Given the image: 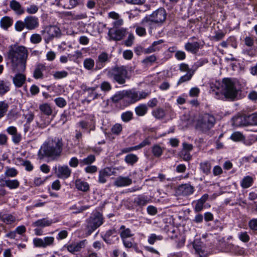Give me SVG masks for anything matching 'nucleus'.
I'll return each instance as SVG.
<instances>
[{
	"label": "nucleus",
	"instance_id": "obj_1",
	"mask_svg": "<svg viewBox=\"0 0 257 257\" xmlns=\"http://www.w3.org/2000/svg\"><path fill=\"white\" fill-rule=\"evenodd\" d=\"M210 89L218 99L234 100L238 94V89L234 81L225 78L221 82L215 81L210 84Z\"/></svg>",
	"mask_w": 257,
	"mask_h": 257
},
{
	"label": "nucleus",
	"instance_id": "obj_2",
	"mask_svg": "<svg viewBox=\"0 0 257 257\" xmlns=\"http://www.w3.org/2000/svg\"><path fill=\"white\" fill-rule=\"evenodd\" d=\"M28 56L26 47L17 44L10 46L8 51V58L11 64L13 72H23L25 69V63Z\"/></svg>",
	"mask_w": 257,
	"mask_h": 257
},
{
	"label": "nucleus",
	"instance_id": "obj_3",
	"mask_svg": "<svg viewBox=\"0 0 257 257\" xmlns=\"http://www.w3.org/2000/svg\"><path fill=\"white\" fill-rule=\"evenodd\" d=\"M62 147V142L59 138L49 140L41 147L38 153L39 158L42 159L44 157H47L54 160L61 155Z\"/></svg>",
	"mask_w": 257,
	"mask_h": 257
},
{
	"label": "nucleus",
	"instance_id": "obj_4",
	"mask_svg": "<svg viewBox=\"0 0 257 257\" xmlns=\"http://www.w3.org/2000/svg\"><path fill=\"white\" fill-rule=\"evenodd\" d=\"M104 72L106 73L108 78L120 85L124 84L126 80L129 79L127 70L123 66L105 69Z\"/></svg>",
	"mask_w": 257,
	"mask_h": 257
},
{
	"label": "nucleus",
	"instance_id": "obj_5",
	"mask_svg": "<svg viewBox=\"0 0 257 257\" xmlns=\"http://www.w3.org/2000/svg\"><path fill=\"white\" fill-rule=\"evenodd\" d=\"M215 121L213 115L205 113L200 115L197 119L196 127L200 131L206 132L213 127Z\"/></svg>",
	"mask_w": 257,
	"mask_h": 257
},
{
	"label": "nucleus",
	"instance_id": "obj_6",
	"mask_svg": "<svg viewBox=\"0 0 257 257\" xmlns=\"http://www.w3.org/2000/svg\"><path fill=\"white\" fill-rule=\"evenodd\" d=\"M86 222L85 233L88 236L103 224V218L101 213L96 212L92 214Z\"/></svg>",
	"mask_w": 257,
	"mask_h": 257
},
{
	"label": "nucleus",
	"instance_id": "obj_7",
	"mask_svg": "<svg viewBox=\"0 0 257 257\" xmlns=\"http://www.w3.org/2000/svg\"><path fill=\"white\" fill-rule=\"evenodd\" d=\"M125 99L129 104L135 103L149 95V93L137 91L135 89L125 90Z\"/></svg>",
	"mask_w": 257,
	"mask_h": 257
},
{
	"label": "nucleus",
	"instance_id": "obj_8",
	"mask_svg": "<svg viewBox=\"0 0 257 257\" xmlns=\"http://www.w3.org/2000/svg\"><path fill=\"white\" fill-rule=\"evenodd\" d=\"M54 240V237L53 236H46L43 238H35L33 239V243L36 247L46 248L48 246H53Z\"/></svg>",
	"mask_w": 257,
	"mask_h": 257
},
{
	"label": "nucleus",
	"instance_id": "obj_9",
	"mask_svg": "<svg viewBox=\"0 0 257 257\" xmlns=\"http://www.w3.org/2000/svg\"><path fill=\"white\" fill-rule=\"evenodd\" d=\"M126 31L127 29L124 28L110 29L108 33V35L110 40L120 41L125 36Z\"/></svg>",
	"mask_w": 257,
	"mask_h": 257
},
{
	"label": "nucleus",
	"instance_id": "obj_10",
	"mask_svg": "<svg viewBox=\"0 0 257 257\" xmlns=\"http://www.w3.org/2000/svg\"><path fill=\"white\" fill-rule=\"evenodd\" d=\"M42 35H44V38L47 43L55 37H58L60 33V29L56 26H49L41 31Z\"/></svg>",
	"mask_w": 257,
	"mask_h": 257
},
{
	"label": "nucleus",
	"instance_id": "obj_11",
	"mask_svg": "<svg viewBox=\"0 0 257 257\" xmlns=\"http://www.w3.org/2000/svg\"><path fill=\"white\" fill-rule=\"evenodd\" d=\"M146 18L152 20L156 23H159L162 24L166 19V13L164 9H159L154 12L151 15L147 16Z\"/></svg>",
	"mask_w": 257,
	"mask_h": 257
},
{
	"label": "nucleus",
	"instance_id": "obj_12",
	"mask_svg": "<svg viewBox=\"0 0 257 257\" xmlns=\"http://www.w3.org/2000/svg\"><path fill=\"white\" fill-rule=\"evenodd\" d=\"M7 132L12 136V141L15 145H19L22 140V134L18 132L16 127L14 126H9L7 130Z\"/></svg>",
	"mask_w": 257,
	"mask_h": 257
},
{
	"label": "nucleus",
	"instance_id": "obj_13",
	"mask_svg": "<svg viewBox=\"0 0 257 257\" xmlns=\"http://www.w3.org/2000/svg\"><path fill=\"white\" fill-rule=\"evenodd\" d=\"M140 25H142L144 27H148L149 28V34L150 35H152L154 30L160 26L162 24L159 23H156L152 20H150L146 17H145L141 22Z\"/></svg>",
	"mask_w": 257,
	"mask_h": 257
},
{
	"label": "nucleus",
	"instance_id": "obj_14",
	"mask_svg": "<svg viewBox=\"0 0 257 257\" xmlns=\"http://www.w3.org/2000/svg\"><path fill=\"white\" fill-rule=\"evenodd\" d=\"M193 247L195 250L196 253L198 254L200 257H204L206 255L205 247L201 239H195L193 242Z\"/></svg>",
	"mask_w": 257,
	"mask_h": 257
},
{
	"label": "nucleus",
	"instance_id": "obj_15",
	"mask_svg": "<svg viewBox=\"0 0 257 257\" xmlns=\"http://www.w3.org/2000/svg\"><path fill=\"white\" fill-rule=\"evenodd\" d=\"M86 241V240H83L77 242H74L69 245H65L64 247L67 248L69 252L72 253H74L76 252L80 251L82 248L85 247Z\"/></svg>",
	"mask_w": 257,
	"mask_h": 257
},
{
	"label": "nucleus",
	"instance_id": "obj_16",
	"mask_svg": "<svg viewBox=\"0 0 257 257\" xmlns=\"http://www.w3.org/2000/svg\"><path fill=\"white\" fill-rule=\"evenodd\" d=\"M80 0H56L57 5L64 9H70L77 6Z\"/></svg>",
	"mask_w": 257,
	"mask_h": 257
},
{
	"label": "nucleus",
	"instance_id": "obj_17",
	"mask_svg": "<svg viewBox=\"0 0 257 257\" xmlns=\"http://www.w3.org/2000/svg\"><path fill=\"white\" fill-rule=\"evenodd\" d=\"M108 17L114 20L112 23L113 28L112 29H118L123 24V20L121 19L118 14L115 12H111L108 13Z\"/></svg>",
	"mask_w": 257,
	"mask_h": 257
},
{
	"label": "nucleus",
	"instance_id": "obj_18",
	"mask_svg": "<svg viewBox=\"0 0 257 257\" xmlns=\"http://www.w3.org/2000/svg\"><path fill=\"white\" fill-rule=\"evenodd\" d=\"M233 124L236 126L250 125L248 115H241L235 117L233 119Z\"/></svg>",
	"mask_w": 257,
	"mask_h": 257
},
{
	"label": "nucleus",
	"instance_id": "obj_19",
	"mask_svg": "<svg viewBox=\"0 0 257 257\" xmlns=\"http://www.w3.org/2000/svg\"><path fill=\"white\" fill-rule=\"evenodd\" d=\"M194 191V187L190 184H185L179 186L178 192L183 196H189Z\"/></svg>",
	"mask_w": 257,
	"mask_h": 257
},
{
	"label": "nucleus",
	"instance_id": "obj_20",
	"mask_svg": "<svg viewBox=\"0 0 257 257\" xmlns=\"http://www.w3.org/2000/svg\"><path fill=\"white\" fill-rule=\"evenodd\" d=\"M108 60V55L105 52L101 53L98 56L96 61V69L99 70L102 68Z\"/></svg>",
	"mask_w": 257,
	"mask_h": 257
},
{
	"label": "nucleus",
	"instance_id": "obj_21",
	"mask_svg": "<svg viewBox=\"0 0 257 257\" xmlns=\"http://www.w3.org/2000/svg\"><path fill=\"white\" fill-rule=\"evenodd\" d=\"M163 42L164 41L163 40L154 42L151 46L145 49L144 52L146 54H149L160 50L162 48Z\"/></svg>",
	"mask_w": 257,
	"mask_h": 257
},
{
	"label": "nucleus",
	"instance_id": "obj_22",
	"mask_svg": "<svg viewBox=\"0 0 257 257\" xmlns=\"http://www.w3.org/2000/svg\"><path fill=\"white\" fill-rule=\"evenodd\" d=\"M201 44L198 42H188L185 45V49L193 54L196 53L200 48Z\"/></svg>",
	"mask_w": 257,
	"mask_h": 257
},
{
	"label": "nucleus",
	"instance_id": "obj_23",
	"mask_svg": "<svg viewBox=\"0 0 257 257\" xmlns=\"http://www.w3.org/2000/svg\"><path fill=\"white\" fill-rule=\"evenodd\" d=\"M119 233L121 239L131 237L134 235L131 229L126 227L125 226L123 225L120 226Z\"/></svg>",
	"mask_w": 257,
	"mask_h": 257
},
{
	"label": "nucleus",
	"instance_id": "obj_24",
	"mask_svg": "<svg viewBox=\"0 0 257 257\" xmlns=\"http://www.w3.org/2000/svg\"><path fill=\"white\" fill-rule=\"evenodd\" d=\"M20 72H17V74L13 78L14 85L17 87H21L26 81V76L20 73Z\"/></svg>",
	"mask_w": 257,
	"mask_h": 257
},
{
	"label": "nucleus",
	"instance_id": "obj_25",
	"mask_svg": "<svg viewBox=\"0 0 257 257\" xmlns=\"http://www.w3.org/2000/svg\"><path fill=\"white\" fill-rule=\"evenodd\" d=\"M10 7L18 15H20L24 13V10L21 4L16 0H12L10 2Z\"/></svg>",
	"mask_w": 257,
	"mask_h": 257
},
{
	"label": "nucleus",
	"instance_id": "obj_26",
	"mask_svg": "<svg viewBox=\"0 0 257 257\" xmlns=\"http://www.w3.org/2000/svg\"><path fill=\"white\" fill-rule=\"evenodd\" d=\"M5 180L3 178L0 179V182L3 181V185L7 186L10 189H14L17 188L19 185V182L17 180H10L6 179L7 178H4Z\"/></svg>",
	"mask_w": 257,
	"mask_h": 257
},
{
	"label": "nucleus",
	"instance_id": "obj_27",
	"mask_svg": "<svg viewBox=\"0 0 257 257\" xmlns=\"http://www.w3.org/2000/svg\"><path fill=\"white\" fill-rule=\"evenodd\" d=\"M45 70V67L42 64L38 65L35 70L33 76L36 79H42L43 77V72Z\"/></svg>",
	"mask_w": 257,
	"mask_h": 257
},
{
	"label": "nucleus",
	"instance_id": "obj_28",
	"mask_svg": "<svg viewBox=\"0 0 257 257\" xmlns=\"http://www.w3.org/2000/svg\"><path fill=\"white\" fill-rule=\"evenodd\" d=\"M53 221L52 220L44 218L35 221L33 225L35 226L45 227L51 225Z\"/></svg>",
	"mask_w": 257,
	"mask_h": 257
},
{
	"label": "nucleus",
	"instance_id": "obj_29",
	"mask_svg": "<svg viewBox=\"0 0 257 257\" xmlns=\"http://www.w3.org/2000/svg\"><path fill=\"white\" fill-rule=\"evenodd\" d=\"M148 197L144 195H139L134 199L135 203L140 206H143L146 205L148 203Z\"/></svg>",
	"mask_w": 257,
	"mask_h": 257
},
{
	"label": "nucleus",
	"instance_id": "obj_30",
	"mask_svg": "<svg viewBox=\"0 0 257 257\" xmlns=\"http://www.w3.org/2000/svg\"><path fill=\"white\" fill-rule=\"evenodd\" d=\"M13 23V19L8 16L2 18L0 21L1 27L5 30H7L10 27H11Z\"/></svg>",
	"mask_w": 257,
	"mask_h": 257
},
{
	"label": "nucleus",
	"instance_id": "obj_31",
	"mask_svg": "<svg viewBox=\"0 0 257 257\" xmlns=\"http://www.w3.org/2000/svg\"><path fill=\"white\" fill-rule=\"evenodd\" d=\"M132 182L129 178H117L114 184L117 187H123L130 185Z\"/></svg>",
	"mask_w": 257,
	"mask_h": 257
},
{
	"label": "nucleus",
	"instance_id": "obj_32",
	"mask_svg": "<svg viewBox=\"0 0 257 257\" xmlns=\"http://www.w3.org/2000/svg\"><path fill=\"white\" fill-rule=\"evenodd\" d=\"M76 188L80 191L86 192L89 189V184L85 182L78 179L75 182Z\"/></svg>",
	"mask_w": 257,
	"mask_h": 257
},
{
	"label": "nucleus",
	"instance_id": "obj_33",
	"mask_svg": "<svg viewBox=\"0 0 257 257\" xmlns=\"http://www.w3.org/2000/svg\"><path fill=\"white\" fill-rule=\"evenodd\" d=\"M139 160V158L136 155L134 154H129L124 158L125 162L129 165L133 166L136 164Z\"/></svg>",
	"mask_w": 257,
	"mask_h": 257
},
{
	"label": "nucleus",
	"instance_id": "obj_34",
	"mask_svg": "<svg viewBox=\"0 0 257 257\" xmlns=\"http://www.w3.org/2000/svg\"><path fill=\"white\" fill-rule=\"evenodd\" d=\"M148 110V106L146 104H141L137 106L135 109L136 114L140 116L145 115Z\"/></svg>",
	"mask_w": 257,
	"mask_h": 257
},
{
	"label": "nucleus",
	"instance_id": "obj_35",
	"mask_svg": "<svg viewBox=\"0 0 257 257\" xmlns=\"http://www.w3.org/2000/svg\"><path fill=\"white\" fill-rule=\"evenodd\" d=\"M57 172L59 176L69 177L71 174V170L67 166H58Z\"/></svg>",
	"mask_w": 257,
	"mask_h": 257
},
{
	"label": "nucleus",
	"instance_id": "obj_36",
	"mask_svg": "<svg viewBox=\"0 0 257 257\" xmlns=\"http://www.w3.org/2000/svg\"><path fill=\"white\" fill-rule=\"evenodd\" d=\"M95 160V157L94 155H90L86 158L79 160V164L81 166L90 165Z\"/></svg>",
	"mask_w": 257,
	"mask_h": 257
},
{
	"label": "nucleus",
	"instance_id": "obj_37",
	"mask_svg": "<svg viewBox=\"0 0 257 257\" xmlns=\"http://www.w3.org/2000/svg\"><path fill=\"white\" fill-rule=\"evenodd\" d=\"M10 84L9 82L0 80V95H4L10 89Z\"/></svg>",
	"mask_w": 257,
	"mask_h": 257
},
{
	"label": "nucleus",
	"instance_id": "obj_38",
	"mask_svg": "<svg viewBox=\"0 0 257 257\" xmlns=\"http://www.w3.org/2000/svg\"><path fill=\"white\" fill-rule=\"evenodd\" d=\"M116 233V230L115 229H109L107 230L103 236L104 241L108 244H112V242L110 237Z\"/></svg>",
	"mask_w": 257,
	"mask_h": 257
},
{
	"label": "nucleus",
	"instance_id": "obj_39",
	"mask_svg": "<svg viewBox=\"0 0 257 257\" xmlns=\"http://www.w3.org/2000/svg\"><path fill=\"white\" fill-rule=\"evenodd\" d=\"M9 107V105L6 101H0V119L6 115Z\"/></svg>",
	"mask_w": 257,
	"mask_h": 257
},
{
	"label": "nucleus",
	"instance_id": "obj_40",
	"mask_svg": "<svg viewBox=\"0 0 257 257\" xmlns=\"http://www.w3.org/2000/svg\"><path fill=\"white\" fill-rule=\"evenodd\" d=\"M200 167L201 171L207 175L210 172L211 166L209 162L206 161L200 163Z\"/></svg>",
	"mask_w": 257,
	"mask_h": 257
},
{
	"label": "nucleus",
	"instance_id": "obj_41",
	"mask_svg": "<svg viewBox=\"0 0 257 257\" xmlns=\"http://www.w3.org/2000/svg\"><path fill=\"white\" fill-rule=\"evenodd\" d=\"M39 108L41 112L47 115H51L53 112L51 107L48 103H44L40 105Z\"/></svg>",
	"mask_w": 257,
	"mask_h": 257
},
{
	"label": "nucleus",
	"instance_id": "obj_42",
	"mask_svg": "<svg viewBox=\"0 0 257 257\" xmlns=\"http://www.w3.org/2000/svg\"><path fill=\"white\" fill-rule=\"evenodd\" d=\"M125 98V90L117 92L112 97L113 102H117L122 99Z\"/></svg>",
	"mask_w": 257,
	"mask_h": 257
},
{
	"label": "nucleus",
	"instance_id": "obj_43",
	"mask_svg": "<svg viewBox=\"0 0 257 257\" xmlns=\"http://www.w3.org/2000/svg\"><path fill=\"white\" fill-rule=\"evenodd\" d=\"M2 221L7 224H11L15 221L16 218L11 214H4L0 216Z\"/></svg>",
	"mask_w": 257,
	"mask_h": 257
},
{
	"label": "nucleus",
	"instance_id": "obj_44",
	"mask_svg": "<svg viewBox=\"0 0 257 257\" xmlns=\"http://www.w3.org/2000/svg\"><path fill=\"white\" fill-rule=\"evenodd\" d=\"M152 114L157 119H162L165 116V112L163 109L158 108L152 111Z\"/></svg>",
	"mask_w": 257,
	"mask_h": 257
},
{
	"label": "nucleus",
	"instance_id": "obj_45",
	"mask_svg": "<svg viewBox=\"0 0 257 257\" xmlns=\"http://www.w3.org/2000/svg\"><path fill=\"white\" fill-rule=\"evenodd\" d=\"M163 239V236L161 235H156L155 233H152L148 236V241L150 244H154L157 240Z\"/></svg>",
	"mask_w": 257,
	"mask_h": 257
},
{
	"label": "nucleus",
	"instance_id": "obj_46",
	"mask_svg": "<svg viewBox=\"0 0 257 257\" xmlns=\"http://www.w3.org/2000/svg\"><path fill=\"white\" fill-rule=\"evenodd\" d=\"M83 65L86 69L91 70L94 66V61L91 58H86L84 60Z\"/></svg>",
	"mask_w": 257,
	"mask_h": 257
},
{
	"label": "nucleus",
	"instance_id": "obj_47",
	"mask_svg": "<svg viewBox=\"0 0 257 257\" xmlns=\"http://www.w3.org/2000/svg\"><path fill=\"white\" fill-rule=\"evenodd\" d=\"M194 73V71H193L192 72H189V73H187V74H186L185 75H184V76H183L180 78V79H179V80L177 82V84L179 85L183 82H185L190 80L191 79Z\"/></svg>",
	"mask_w": 257,
	"mask_h": 257
},
{
	"label": "nucleus",
	"instance_id": "obj_48",
	"mask_svg": "<svg viewBox=\"0 0 257 257\" xmlns=\"http://www.w3.org/2000/svg\"><path fill=\"white\" fill-rule=\"evenodd\" d=\"M100 88L104 92H107L111 90L112 86L109 82L104 81L100 84Z\"/></svg>",
	"mask_w": 257,
	"mask_h": 257
},
{
	"label": "nucleus",
	"instance_id": "obj_49",
	"mask_svg": "<svg viewBox=\"0 0 257 257\" xmlns=\"http://www.w3.org/2000/svg\"><path fill=\"white\" fill-rule=\"evenodd\" d=\"M133 113L131 111L123 112L121 115V118L124 122H128L133 118Z\"/></svg>",
	"mask_w": 257,
	"mask_h": 257
},
{
	"label": "nucleus",
	"instance_id": "obj_50",
	"mask_svg": "<svg viewBox=\"0 0 257 257\" xmlns=\"http://www.w3.org/2000/svg\"><path fill=\"white\" fill-rule=\"evenodd\" d=\"M135 27L136 33L138 36L140 37H143L146 35V29L145 28V27L141 25L140 26L136 25Z\"/></svg>",
	"mask_w": 257,
	"mask_h": 257
},
{
	"label": "nucleus",
	"instance_id": "obj_51",
	"mask_svg": "<svg viewBox=\"0 0 257 257\" xmlns=\"http://www.w3.org/2000/svg\"><path fill=\"white\" fill-rule=\"evenodd\" d=\"M253 182L252 178H243L241 185L244 188H247L250 187Z\"/></svg>",
	"mask_w": 257,
	"mask_h": 257
},
{
	"label": "nucleus",
	"instance_id": "obj_52",
	"mask_svg": "<svg viewBox=\"0 0 257 257\" xmlns=\"http://www.w3.org/2000/svg\"><path fill=\"white\" fill-rule=\"evenodd\" d=\"M54 102L56 105L60 108L64 107L67 104L66 100L64 98L61 97L55 98L54 99Z\"/></svg>",
	"mask_w": 257,
	"mask_h": 257
},
{
	"label": "nucleus",
	"instance_id": "obj_53",
	"mask_svg": "<svg viewBox=\"0 0 257 257\" xmlns=\"http://www.w3.org/2000/svg\"><path fill=\"white\" fill-rule=\"evenodd\" d=\"M238 237L240 240L244 242H247L249 240V236L245 231L239 232Z\"/></svg>",
	"mask_w": 257,
	"mask_h": 257
},
{
	"label": "nucleus",
	"instance_id": "obj_54",
	"mask_svg": "<svg viewBox=\"0 0 257 257\" xmlns=\"http://www.w3.org/2000/svg\"><path fill=\"white\" fill-rule=\"evenodd\" d=\"M68 72L66 71H56L53 74V76L56 79H62L66 77Z\"/></svg>",
	"mask_w": 257,
	"mask_h": 257
},
{
	"label": "nucleus",
	"instance_id": "obj_55",
	"mask_svg": "<svg viewBox=\"0 0 257 257\" xmlns=\"http://www.w3.org/2000/svg\"><path fill=\"white\" fill-rule=\"evenodd\" d=\"M113 174V171L110 168H105L100 171L99 177H105L111 176Z\"/></svg>",
	"mask_w": 257,
	"mask_h": 257
},
{
	"label": "nucleus",
	"instance_id": "obj_56",
	"mask_svg": "<svg viewBox=\"0 0 257 257\" xmlns=\"http://www.w3.org/2000/svg\"><path fill=\"white\" fill-rule=\"evenodd\" d=\"M230 138L234 141H240L243 138V136L238 132L233 133L230 136Z\"/></svg>",
	"mask_w": 257,
	"mask_h": 257
},
{
	"label": "nucleus",
	"instance_id": "obj_57",
	"mask_svg": "<svg viewBox=\"0 0 257 257\" xmlns=\"http://www.w3.org/2000/svg\"><path fill=\"white\" fill-rule=\"evenodd\" d=\"M162 148L158 145L154 146L152 148V153L156 157H160L162 154Z\"/></svg>",
	"mask_w": 257,
	"mask_h": 257
},
{
	"label": "nucleus",
	"instance_id": "obj_58",
	"mask_svg": "<svg viewBox=\"0 0 257 257\" xmlns=\"http://www.w3.org/2000/svg\"><path fill=\"white\" fill-rule=\"evenodd\" d=\"M89 206L88 205H84L80 207L77 208L76 205H73L71 207V209H75L76 210L73 211V213L75 214L79 213L82 212L84 210H85L89 208Z\"/></svg>",
	"mask_w": 257,
	"mask_h": 257
},
{
	"label": "nucleus",
	"instance_id": "obj_59",
	"mask_svg": "<svg viewBox=\"0 0 257 257\" xmlns=\"http://www.w3.org/2000/svg\"><path fill=\"white\" fill-rule=\"evenodd\" d=\"M25 27L29 30L32 29V17L31 16L27 17L25 18L24 22Z\"/></svg>",
	"mask_w": 257,
	"mask_h": 257
},
{
	"label": "nucleus",
	"instance_id": "obj_60",
	"mask_svg": "<svg viewBox=\"0 0 257 257\" xmlns=\"http://www.w3.org/2000/svg\"><path fill=\"white\" fill-rule=\"evenodd\" d=\"M250 125H257V112L248 115Z\"/></svg>",
	"mask_w": 257,
	"mask_h": 257
},
{
	"label": "nucleus",
	"instance_id": "obj_61",
	"mask_svg": "<svg viewBox=\"0 0 257 257\" xmlns=\"http://www.w3.org/2000/svg\"><path fill=\"white\" fill-rule=\"evenodd\" d=\"M122 131V126L119 123H116L111 128V132L113 134L118 135Z\"/></svg>",
	"mask_w": 257,
	"mask_h": 257
},
{
	"label": "nucleus",
	"instance_id": "obj_62",
	"mask_svg": "<svg viewBox=\"0 0 257 257\" xmlns=\"http://www.w3.org/2000/svg\"><path fill=\"white\" fill-rule=\"evenodd\" d=\"M25 25L23 22L21 21H17L15 24V28L17 31L21 32L25 28Z\"/></svg>",
	"mask_w": 257,
	"mask_h": 257
},
{
	"label": "nucleus",
	"instance_id": "obj_63",
	"mask_svg": "<svg viewBox=\"0 0 257 257\" xmlns=\"http://www.w3.org/2000/svg\"><path fill=\"white\" fill-rule=\"evenodd\" d=\"M135 37L133 34H130L128 36L127 39L125 40L124 44L127 46H131L134 42Z\"/></svg>",
	"mask_w": 257,
	"mask_h": 257
},
{
	"label": "nucleus",
	"instance_id": "obj_64",
	"mask_svg": "<svg viewBox=\"0 0 257 257\" xmlns=\"http://www.w3.org/2000/svg\"><path fill=\"white\" fill-rule=\"evenodd\" d=\"M147 212L151 215H155L157 213V209L154 206L149 205L147 208Z\"/></svg>",
	"mask_w": 257,
	"mask_h": 257
}]
</instances>
